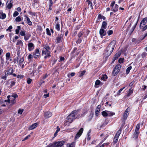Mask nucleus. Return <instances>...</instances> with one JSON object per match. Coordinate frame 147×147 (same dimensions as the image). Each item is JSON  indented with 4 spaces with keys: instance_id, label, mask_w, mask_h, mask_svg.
<instances>
[{
    "instance_id": "393cba45",
    "label": "nucleus",
    "mask_w": 147,
    "mask_h": 147,
    "mask_svg": "<svg viewBox=\"0 0 147 147\" xmlns=\"http://www.w3.org/2000/svg\"><path fill=\"white\" fill-rule=\"evenodd\" d=\"M139 134V132L135 131L134 132V134L133 135V138H134L135 139H136L138 138V135Z\"/></svg>"
},
{
    "instance_id": "39448f33",
    "label": "nucleus",
    "mask_w": 147,
    "mask_h": 147,
    "mask_svg": "<svg viewBox=\"0 0 147 147\" xmlns=\"http://www.w3.org/2000/svg\"><path fill=\"white\" fill-rule=\"evenodd\" d=\"M121 65L118 64L116 65L113 71L112 74L113 76H115L119 72L121 68Z\"/></svg>"
},
{
    "instance_id": "b1692460",
    "label": "nucleus",
    "mask_w": 147,
    "mask_h": 147,
    "mask_svg": "<svg viewBox=\"0 0 147 147\" xmlns=\"http://www.w3.org/2000/svg\"><path fill=\"white\" fill-rule=\"evenodd\" d=\"M42 65H39L38 68V73L39 74H41V72H42Z\"/></svg>"
},
{
    "instance_id": "37998d69",
    "label": "nucleus",
    "mask_w": 147,
    "mask_h": 147,
    "mask_svg": "<svg viewBox=\"0 0 147 147\" xmlns=\"http://www.w3.org/2000/svg\"><path fill=\"white\" fill-rule=\"evenodd\" d=\"M16 21L17 22H19L21 21V18L20 17L18 16L16 17L15 19Z\"/></svg>"
},
{
    "instance_id": "6e6d98bb",
    "label": "nucleus",
    "mask_w": 147,
    "mask_h": 147,
    "mask_svg": "<svg viewBox=\"0 0 147 147\" xmlns=\"http://www.w3.org/2000/svg\"><path fill=\"white\" fill-rule=\"evenodd\" d=\"M12 28V27L11 26H10L7 29L6 31H7L9 30L10 32L11 31V30Z\"/></svg>"
},
{
    "instance_id": "2eb2a0df",
    "label": "nucleus",
    "mask_w": 147,
    "mask_h": 147,
    "mask_svg": "<svg viewBox=\"0 0 147 147\" xmlns=\"http://www.w3.org/2000/svg\"><path fill=\"white\" fill-rule=\"evenodd\" d=\"M26 18L25 19V20L26 21V23L29 25H32V22L30 21V18L26 16H24Z\"/></svg>"
},
{
    "instance_id": "f3484780",
    "label": "nucleus",
    "mask_w": 147,
    "mask_h": 147,
    "mask_svg": "<svg viewBox=\"0 0 147 147\" xmlns=\"http://www.w3.org/2000/svg\"><path fill=\"white\" fill-rule=\"evenodd\" d=\"M118 5L117 4H116L115 6L112 7L111 10L114 12H116L118 11Z\"/></svg>"
},
{
    "instance_id": "f704fd0d",
    "label": "nucleus",
    "mask_w": 147,
    "mask_h": 147,
    "mask_svg": "<svg viewBox=\"0 0 147 147\" xmlns=\"http://www.w3.org/2000/svg\"><path fill=\"white\" fill-rule=\"evenodd\" d=\"M128 116V115L125 114H123L122 118V120L123 121H125L126 119Z\"/></svg>"
},
{
    "instance_id": "79ce46f5",
    "label": "nucleus",
    "mask_w": 147,
    "mask_h": 147,
    "mask_svg": "<svg viewBox=\"0 0 147 147\" xmlns=\"http://www.w3.org/2000/svg\"><path fill=\"white\" fill-rule=\"evenodd\" d=\"M88 4L89 7L91 9H92L93 8V7L91 2L90 1H89L88 2Z\"/></svg>"
},
{
    "instance_id": "2f4dec72",
    "label": "nucleus",
    "mask_w": 147,
    "mask_h": 147,
    "mask_svg": "<svg viewBox=\"0 0 147 147\" xmlns=\"http://www.w3.org/2000/svg\"><path fill=\"white\" fill-rule=\"evenodd\" d=\"M140 123H138L137 124L136 129H135V131L138 132H139V130L140 128Z\"/></svg>"
},
{
    "instance_id": "412c9836",
    "label": "nucleus",
    "mask_w": 147,
    "mask_h": 147,
    "mask_svg": "<svg viewBox=\"0 0 147 147\" xmlns=\"http://www.w3.org/2000/svg\"><path fill=\"white\" fill-rule=\"evenodd\" d=\"M62 37L61 36H59L56 38V42L57 43H59L61 42Z\"/></svg>"
},
{
    "instance_id": "0eeeda50",
    "label": "nucleus",
    "mask_w": 147,
    "mask_h": 147,
    "mask_svg": "<svg viewBox=\"0 0 147 147\" xmlns=\"http://www.w3.org/2000/svg\"><path fill=\"white\" fill-rule=\"evenodd\" d=\"M12 0H8L6 4V8L8 9H11L13 6Z\"/></svg>"
},
{
    "instance_id": "bf43d9fd",
    "label": "nucleus",
    "mask_w": 147,
    "mask_h": 147,
    "mask_svg": "<svg viewBox=\"0 0 147 147\" xmlns=\"http://www.w3.org/2000/svg\"><path fill=\"white\" fill-rule=\"evenodd\" d=\"M38 30L40 31L41 32L42 30V28L40 26H38Z\"/></svg>"
},
{
    "instance_id": "aec40b11",
    "label": "nucleus",
    "mask_w": 147,
    "mask_h": 147,
    "mask_svg": "<svg viewBox=\"0 0 147 147\" xmlns=\"http://www.w3.org/2000/svg\"><path fill=\"white\" fill-rule=\"evenodd\" d=\"M141 26L142 27L140 26V29H142V31L145 30L147 28V25H143V24H142L141 25Z\"/></svg>"
},
{
    "instance_id": "a18cd8bd",
    "label": "nucleus",
    "mask_w": 147,
    "mask_h": 147,
    "mask_svg": "<svg viewBox=\"0 0 147 147\" xmlns=\"http://www.w3.org/2000/svg\"><path fill=\"white\" fill-rule=\"evenodd\" d=\"M19 14V13L17 11H15L13 13V16L14 17H16Z\"/></svg>"
},
{
    "instance_id": "13d9d810",
    "label": "nucleus",
    "mask_w": 147,
    "mask_h": 147,
    "mask_svg": "<svg viewBox=\"0 0 147 147\" xmlns=\"http://www.w3.org/2000/svg\"><path fill=\"white\" fill-rule=\"evenodd\" d=\"M30 135H29L26 136L25 138H24V139L22 140V141H24L25 140H27L28 138H30Z\"/></svg>"
},
{
    "instance_id": "3c124183",
    "label": "nucleus",
    "mask_w": 147,
    "mask_h": 147,
    "mask_svg": "<svg viewBox=\"0 0 147 147\" xmlns=\"http://www.w3.org/2000/svg\"><path fill=\"white\" fill-rule=\"evenodd\" d=\"M125 88V87H123V88L120 89L118 92L117 93V94L118 95L120 94V93L123 90V89H124Z\"/></svg>"
},
{
    "instance_id": "7c9ffc66",
    "label": "nucleus",
    "mask_w": 147,
    "mask_h": 147,
    "mask_svg": "<svg viewBox=\"0 0 147 147\" xmlns=\"http://www.w3.org/2000/svg\"><path fill=\"white\" fill-rule=\"evenodd\" d=\"M55 28L58 31H59L60 30V25L59 23H57L56 24L55 26Z\"/></svg>"
},
{
    "instance_id": "c9c22d12",
    "label": "nucleus",
    "mask_w": 147,
    "mask_h": 147,
    "mask_svg": "<svg viewBox=\"0 0 147 147\" xmlns=\"http://www.w3.org/2000/svg\"><path fill=\"white\" fill-rule=\"evenodd\" d=\"M100 111V108H96L95 111V115L96 116H98V113Z\"/></svg>"
},
{
    "instance_id": "603ef678",
    "label": "nucleus",
    "mask_w": 147,
    "mask_h": 147,
    "mask_svg": "<svg viewBox=\"0 0 147 147\" xmlns=\"http://www.w3.org/2000/svg\"><path fill=\"white\" fill-rule=\"evenodd\" d=\"M124 58H120L119 60V62L120 63H121L123 62L124 60Z\"/></svg>"
},
{
    "instance_id": "4be33fe9",
    "label": "nucleus",
    "mask_w": 147,
    "mask_h": 147,
    "mask_svg": "<svg viewBox=\"0 0 147 147\" xmlns=\"http://www.w3.org/2000/svg\"><path fill=\"white\" fill-rule=\"evenodd\" d=\"M108 77L106 74L102 75L101 76V80L103 81H106Z\"/></svg>"
},
{
    "instance_id": "9b49d317",
    "label": "nucleus",
    "mask_w": 147,
    "mask_h": 147,
    "mask_svg": "<svg viewBox=\"0 0 147 147\" xmlns=\"http://www.w3.org/2000/svg\"><path fill=\"white\" fill-rule=\"evenodd\" d=\"M38 125V124L37 123H36L33 124L32 125L30 126L28 128L29 130L33 129L36 127Z\"/></svg>"
},
{
    "instance_id": "c756f323",
    "label": "nucleus",
    "mask_w": 147,
    "mask_h": 147,
    "mask_svg": "<svg viewBox=\"0 0 147 147\" xmlns=\"http://www.w3.org/2000/svg\"><path fill=\"white\" fill-rule=\"evenodd\" d=\"M6 59L7 60H8L10 58V53L9 52H8L6 54Z\"/></svg>"
},
{
    "instance_id": "20e7f679",
    "label": "nucleus",
    "mask_w": 147,
    "mask_h": 147,
    "mask_svg": "<svg viewBox=\"0 0 147 147\" xmlns=\"http://www.w3.org/2000/svg\"><path fill=\"white\" fill-rule=\"evenodd\" d=\"M64 143V141L63 140L56 142L52 144H49L46 147H61Z\"/></svg>"
},
{
    "instance_id": "0e129e2a",
    "label": "nucleus",
    "mask_w": 147,
    "mask_h": 147,
    "mask_svg": "<svg viewBox=\"0 0 147 147\" xmlns=\"http://www.w3.org/2000/svg\"><path fill=\"white\" fill-rule=\"evenodd\" d=\"M103 16H102L101 14H99L98 16V20H99L102 19Z\"/></svg>"
},
{
    "instance_id": "72a5a7b5",
    "label": "nucleus",
    "mask_w": 147,
    "mask_h": 147,
    "mask_svg": "<svg viewBox=\"0 0 147 147\" xmlns=\"http://www.w3.org/2000/svg\"><path fill=\"white\" fill-rule=\"evenodd\" d=\"M130 109L129 108H127L126 110H125V111L124 114H125L127 115H128Z\"/></svg>"
},
{
    "instance_id": "a878e982",
    "label": "nucleus",
    "mask_w": 147,
    "mask_h": 147,
    "mask_svg": "<svg viewBox=\"0 0 147 147\" xmlns=\"http://www.w3.org/2000/svg\"><path fill=\"white\" fill-rule=\"evenodd\" d=\"M75 144L74 142H72L71 144H67V147H74Z\"/></svg>"
},
{
    "instance_id": "69168bd1",
    "label": "nucleus",
    "mask_w": 147,
    "mask_h": 147,
    "mask_svg": "<svg viewBox=\"0 0 147 147\" xmlns=\"http://www.w3.org/2000/svg\"><path fill=\"white\" fill-rule=\"evenodd\" d=\"M7 75H5L4 76H2L1 77V79H4V80H6L7 78Z\"/></svg>"
},
{
    "instance_id": "f257e3e1",
    "label": "nucleus",
    "mask_w": 147,
    "mask_h": 147,
    "mask_svg": "<svg viewBox=\"0 0 147 147\" xmlns=\"http://www.w3.org/2000/svg\"><path fill=\"white\" fill-rule=\"evenodd\" d=\"M78 110L73 111L66 118L67 120L65 121V125H69L70 123H72L74 120L76 119V115L78 114Z\"/></svg>"
},
{
    "instance_id": "4d7b16f0",
    "label": "nucleus",
    "mask_w": 147,
    "mask_h": 147,
    "mask_svg": "<svg viewBox=\"0 0 147 147\" xmlns=\"http://www.w3.org/2000/svg\"><path fill=\"white\" fill-rule=\"evenodd\" d=\"M44 82V80H43V79H42L39 81V84L40 85H41V84L43 83Z\"/></svg>"
},
{
    "instance_id": "ddd939ff",
    "label": "nucleus",
    "mask_w": 147,
    "mask_h": 147,
    "mask_svg": "<svg viewBox=\"0 0 147 147\" xmlns=\"http://www.w3.org/2000/svg\"><path fill=\"white\" fill-rule=\"evenodd\" d=\"M103 83L98 80H97L95 83L94 86L95 88H98L99 87V85H102Z\"/></svg>"
},
{
    "instance_id": "dca6fc26",
    "label": "nucleus",
    "mask_w": 147,
    "mask_h": 147,
    "mask_svg": "<svg viewBox=\"0 0 147 147\" xmlns=\"http://www.w3.org/2000/svg\"><path fill=\"white\" fill-rule=\"evenodd\" d=\"M52 115L51 113L49 111L46 112L44 114V116L46 118H49Z\"/></svg>"
},
{
    "instance_id": "423d86ee",
    "label": "nucleus",
    "mask_w": 147,
    "mask_h": 147,
    "mask_svg": "<svg viewBox=\"0 0 147 147\" xmlns=\"http://www.w3.org/2000/svg\"><path fill=\"white\" fill-rule=\"evenodd\" d=\"M33 57L35 58H37L39 57L40 56L39 49H36L35 51L33 53Z\"/></svg>"
},
{
    "instance_id": "e433bc0d",
    "label": "nucleus",
    "mask_w": 147,
    "mask_h": 147,
    "mask_svg": "<svg viewBox=\"0 0 147 147\" xmlns=\"http://www.w3.org/2000/svg\"><path fill=\"white\" fill-rule=\"evenodd\" d=\"M131 88H130L129 90V91L127 93V96L128 97L129 96H130V95L131 94H132V93L133 92V90H131Z\"/></svg>"
},
{
    "instance_id": "a211bd4d",
    "label": "nucleus",
    "mask_w": 147,
    "mask_h": 147,
    "mask_svg": "<svg viewBox=\"0 0 147 147\" xmlns=\"http://www.w3.org/2000/svg\"><path fill=\"white\" fill-rule=\"evenodd\" d=\"M147 22V17H146L144 18L140 22V26L142 27L141 26V25L142 24H143V25H145L146 23Z\"/></svg>"
},
{
    "instance_id": "4c0bfd02",
    "label": "nucleus",
    "mask_w": 147,
    "mask_h": 147,
    "mask_svg": "<svg viewBox=\"0 0 147 147\" xmlns=\"http://www.w3.org/2000/svg\"><path fill=\"white\" fill-rule=\"evenodd\" d=\"M132 68L131 66L129 67L126 69V73L128 74L130 72V71L131 70Z\"/></svg>"
},
{
    "instance_id": "cd10ccee",
    "label": "nucleus",
    "mask_w": 147,
    "mask_h": 147,
    "mask_svg": "<svg viewBox=\"0 0 147 147\" xmlns=\"http://www.w3.org/2000/svg\"><path fill=\"white\" fill-rule=\"evenodd\" d=\"M107 112L108 114V116H113L115 115V113L113 112H111L108 111H107Z\"/></svg>"
},
{
    "instance_id": "a19ab883",
    "label": "nucleus",
    "mask_w": 147,
    "mask_h": 147,
    "mask_svg": "<svg viewBox=\"0 0 147 147\" xmlns=\"http://www.w3.org/2000/svg\"><path fill=\"white\" fill-rule=\"evenodd\" d=\"M147 55V53L144 52H143L141 55L142 57L143 58H145Z\"/></svg>"
},
{
    "instance_id": "de8ad7c7",
    "label": "nucleus",
    "mask_w": 147,
    "mask_h": 147,
    "mask_svg": "<svg viewBox=\"0 0 147 147\" xmlns=\"http://www.w3.org/2000/svg\"><path fill=\"white\" fill-rule=\"evenodd\" d=\"M32 80L30 78H28L27 79V83L28 84H29L31 83L32 81Z\"/></svg>"
},
{
    "instance_id": "e2e57ef3",
    "label": "nucleus",
    "mask_w": 147,
    "mask_h": 147,
    "mask_svg": "<svg viewBox=\"0 0 147 147\" xmlns=\"http://www.w3.org/2000/svg\"><path fill=\"white\" fill-rule=\"evenodd\" d=\"M16 102V101L15 99H14L12 100H11L10 103H11L12 104H13Z\"/></svg>"
},
{
    "instance_id": "864d4df0",
    "label": "nucleus",
    "mask_w": 147,
    "mask_h": 147,
    "mask_svg": "<svg viewBox=\"0 0 147 147\" xmlns=\"http://www.w3.org/2000/svg\"><path fill=\"white\" fill-rule=\"evenodd\" d=\"M107 33L109 35H110L113 34V31L112 30H109L107 32Z\"/></svg>"
},
{
    "instance_id": "5fc2aeb1",
    "label": "nucleus",
    "mask_w": 147,
    "mask_h": 147,
    "mask_svg": "<svg viewBox=\"0 0 147 147\" xmlns=\"http://www.w3.org/2000/svg\"><path fill=\"white\" fill-rule=\"evenodd\" d=\"M118 138L114 137V141L115 143H116L118 141Z\"/></svg>"
},
{
    "instance_id": "4468645a",
    "label": "nucleus",
    "mask_w": 147,
    "mask_h": 147,
    "mask_svg": "<svg viewBox=\"0 0 147 147\" xmlns=\"http://www.w3.org/2000/svg\"><path fill=\"white\" fill-rule=\"evenodd\" d=\"M121 54L120 52H118L115 55L113 59V62H114L116 59H117Z\"/></svg>"
},
{
    "instance_id": "49530a36",
    "label": "nucleus",
    "mask_w": 147,
    "mask_h": 147,
    "mask_svg": "<svg viewBox=\"0 0 147 147\" xmlns=\"http://www.w3.org/2000/svg\"><path fill=\"white\" fill-rule=\"evenodd\" d=\"M46 31H47V34L48 35H49L50 36L51 35V33L50 32V30L49 28H47L46 29Z\"/></svg>"
},
{
    "instance_id": "9d476101",
    "label": "nucleus",
    "mask_w": 147,
    "mask_h": 147,
    "mask_svg": "<svg viewBox=\"0 0 147 147\" xmlns=\"http://www.w3.org/2000/svg\"><path fill=\"white\" fill-rule=\"evenodd\" d=\"M100 34L101 36L102 37L103 36L106 35V32L105 30H104L103 28H101L99 31Z\"/></svg>"
},
{
    "instance_id": "6ab92c4d",
    "label": "nucleus",
    "mask_w": 147,
    "mask_h": 147,
    "mask_svg": "<svg viewBox=\"0 0 147 147\" xmlns=\"http://www.w3.org/2000/svg\"><path fill=\"white\" fill-rule=\"evenodd\" d=\"M13 70L12 69H9L5 73V75L8 76L11 75L13 72Z\"/></svg>"
},
{
    "instance_id": "680f3d73",
    "label": "nucleus",
    "mask_w": 147,
    "mask_h": 147,
    "mask_svg": "<svg viewBox=\"0 0 147 147\" xmlns=\"http://www.w3.org/2000/svg\"><path fill=\"white\" fill-rule=\"evenodd\" d=\"M53 4V2L52 0H49V6H52Z\"/></svg>"
},
{
    "instance_id": "1a4fd4ad",
    "label": "nucleus",
    "mask_w": 147,
    "mask_h": 147,
    "mask_svg": "<svg viewBox=\"0 0 147 147\" xmlns=\"http://www.w3.org/2000/svg\"><path fill=\"white\" fill-rule=\"evenodd\" d=\"M19 56L17 57V61L18 62V64L21 66L22 64V63L24 61V57H22L20 59H19Z\"/></svg>"
},
{
    "instance_id": "338daca9",
    "label": "nucleus",
    "mask_w": 147,
    "mask_h": 147,
    "mask_svg": "<svg viewBox=\"0 0 147 147\" xmlns=\"http://www.w3.org/2000/svg\"><path fill=\"white\" fill-rule=\"evenodd\" d=\"M86 71H82L80 74V76L81 77L82 76L84 73L86 72Z\"/></svg>"
},
{
    "instance_id": "6e6552de",
    "label": "nucleus",
    "mask_w": 147,
    "mask_h": 147,
    "mask_svg": "<svg viewBox=\"0 0 147 147\" xmlns=\"http://www.w3.org/2000/svg\"><path fill=\"white\" fill-rule=\"evenodd\" d=\"M83 131V129L82 128H81L79 130L78 133L76 134L75 138L77 139L78 138L82 135Z\"/></svg>"
},
{
    "instance_id": "f03ea898",
    "label": "nucleus",
    "mask_w": 147,
    "mask_h": 147,
    "mask_svg": "<svg viewBox=\"0 0 147 147\" xmlns=\"http://www.w3.org/2000/svg\"><path fill=\"white\" fill-rule=\"evenodd\" d=\"M115 45V41L113 40L112 41L107 47L105 52V55L109 56L113 52Z\"/></svg>"
},
{
    "instance_id": "58836bf2",
    "label": "nucleus",
    "mask_w": 147,
    "mask_h": 147,
    "mask_svg": "<svg viewBox=\"0 0 147 147\" xmlns=\"http://www.w3.org/2000/svg\"><path fill=\"white\" fill-rule=\"evenodd\" d=\"M57 130L54 134V136L55 137H56L57 136L58 132L60 130V129L59 128H58V126L57 127Z\"/></svg>"
},
{
    "instance_id": "774afa93",
    "label": "nucleus",
    "mask_w": 147,
    "mask_h": 147,
    "mask_svg": "<svg viewBox=\"0 0 147 147\" xmlns=\"http://www.w3.org/2000/svg\"><path fill=\"white\" fill-rule=\"evenodd\" d=\"M146 36H147V32L142 35V40L144 39Z\"/></svg>"
},
{
    "instance_id": "7ed1b4c3",
    "label": "nucleus",
    "mask_w": 147,
    "mask_h": 147,
    "mask_svg": "<svg viewBox=\"0 0 147 147\" xmlns=\"http://www.w3.org/2000/svg\"><path fill=\"white\" fill-rule=\"evenodd\" d=\"M44 48L45 50L42 51V55H46L44 57V58L45 59L51 56L50 47L47 45H45L44 46Z\"/></svg>"
},
{
    "instance_id": "c85d7f7f",
    "label": "nucleus",
    "mask_w": 147,
    "mask_h": 147,
    "mask_svg": "<svg viewBox=\"0 0 147 147\" xmlns=\"http://www.w3.org/2000/svg\"><path fill=\"white\" fill-rule=\"evenodd\" d=\"M121 132V130L120 129H119L117 132L116 134L115 135V137H117L118 138H119V136L120 135V134Z\"/></svg>"
},
{
    "instance_id": "052dcab7",
    "label": "nucleus",
    "mask_w": 147,
    "mask_h": 147,
    "mask_svg": "<svg viewBox=\"0 0 147 147\" xmlns=\"http://www.w3.org/2000/svg\"><path fill=\"white\" fill-rule=\"evenodd\" d=\"M82 34V32H80L78 34V36L79 38L81 36Z\"/></svg>"
},
{
    "instance_id": "f8f14e48",
    "label": "nucleus",
    "mask_w": 147,
    "mask_h": 147,
    "mask_svg": "<svg viewBox=\"0 0 147 147\" xmlns=\"http://www.w3.org/2000/svg\"><path fill=\"white\" fill-rule=\"evenodd\" d=\"M28 50L30 51H32L34 48V45L32 43H30L28 45Z\"/></svg>"
},
{
    "instance_id": "473e14b6",
    "label": "nucleus",
    "mask_w": 147,
    "mask_h": 147,
    "mask_svg": "<svg viewBox=\"0 0 147 147\" xmlns=\"http://www.w3.org/2000/svg\"><path fill=\"white\" fill-rule=\"evenodd\" d=\"M16 45H20L21 46H23V43L21 40H18L16 44Z\"/></svg>"
},
{
    "instance_id": "8fccbe9b",
    "label": "nucleus",
    "mask_w": 147,
    "mask_h": 147,
    "mask_svg": "<svg viewBox=\"0 0 147 147\" xmlns=\"http://www.w3.org/2000/svg\"><path fill=\"white\" fill-rule=\"evenodd\" d=\"M6 17V15L5 13H2L1 15V19H4Z\"/></svg>"
},
{
    "instance_id": "ea45409f",
    "label": "nucleus",
    "mask_w": 147,
    "mask_h": 147,
    "mask_svg": "<svg viewBox=\"0 0 147 147\" xmlns=\"http://www.w3.org/2000/svg\"><path fill=\"white\" fill-rule=\"evenodd\" d=\"M90 132H91L90 130L87 134L88 136L87 138V139L88 140H89L90 139Z\"/></svg>"
},
{
    "instance_id": "09e8293b",
    "label": "nucleus",
    "mask_w": 147,
    "mask_h": 147,
    "mask_svg": "<svg viewBox=\"0 0 147 147\" xmlns=\"http://www.w3.org/2000/svg\"><path fill=\"white\" fill-rule=\"evenodd\" d=\"M24 111L23 109H19L18 111V113L21 115Z\"/></svg>"
},
{
    "instance_id": "bb28decb",
    "label": "nucleus",
    "mask_w": 147,
    "mask_h": 147,
    "mask_svg": "<svg viewBox=\"0 0 147 147\" xmlns=\"http://www.w3.org/2000/svg\"><path fill=\"white\" fill-rule=\"evenodd\" d=\"M107 111H103L102 113V116L104 117H106L108 116Z\"/></svg>"
},
{
    "instance_id": "c03bdc74",
    "label": "nucleus",
    "mask_w": 147,
    "mask_h": 147,
    "mask_svg": "<svg viewBox=\"0 0 147 147\" xmlns=\"http://www.w3.org/2000/svg\"><path fill=\"white\" fill-rule=\"evenodd\" d=\"M21 36H24L25 35V31H24L21 30L20 33Z\"/></svg>"
},
{
    "instance_id": "5701e85b",
    "label": "nucleus",
    "mask_w": 147,
    "mask_h": 147,
    "mask_svg": "<svg viewBox=\"0 0 147 147\" xmlns=\"http://www.w3.org/2000/svg\"><path fill=\"white\" fill-rule=\"evenodd\" d=\"M107 24L106 22L103 21L102 22L101 28L106 29L107 28Z\"/></svg>"
}]
</instances>
